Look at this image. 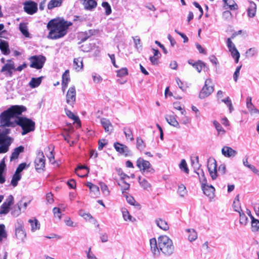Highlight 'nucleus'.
<instances>
[{"label": "nucleus", "instance_id": "nucleus-47", "mask_svg": "<svg viewBox=\"0 0 259 259\" xmlns=\"http://www.w3.org/2000/svg\"><path fill=\"white\" fill-rule=\"evenodd\" d=\"M134 42L135 44V48L139 50V49H142V45L141 43V40L139 36H136L134 37H133Z\"/></svg>", "mask_w": 259, "mask_h": 259}, {"label": "nucleus", "instance_id": "nucleus-53", "mask_svg": "<svg viewBox=\"0 0 259 259\" xmlns=\"http://www.w3.org/2000/svg\"><path fill=\"white\" fill-rule=\"evenodd\" d=\"M65 111L66 115L70 119H72L74 121H77L78 120V117L75 116L73 113L68 109L67 108H65Z\"/></svg>", "mask_w": 259, "mask_h": 259}, {"label": "nucleus", "instance_id": "nucleus-2", "mask_svg": "<svg viewBox=\"0 0 259 259\" xmlns=\"http://www.w3.org/2000/svg\"><path fill=\"white\" fill-rule=\"evenodd\" d=\"M151 251L155 256H158L161 251L165 255L172 254L175 247L172 240L166 235H161L156 240L153 238L150 240Z\"/></svg>", "mask_w": 259, "mask_h": 259}, {"label": "nucleus", "instance_id": "nucleus-31", "mask_svg": "<svg viewBox=\"0 0 259 259\" xmlns=\"http://www.w3.org/2000/svg\"><path fill=\"white\" fill-rule=\"evenodd\" d=\"M233 207L235 211L240 212L242 211L240 205L239 195H237L235 198L233 203Z\"/></svg>", "mask_w": 259, "mask_h": 259}, {"label": "nucleus", "instance_id": "nucleus-59", "mask_svg": "<svg viewBox=\"0 0 259 259\" xmlns=\"http://www.w3.org/2000/svg\"><path fill=\"white\" fill-rule=\"evenodd\" d=\"M92 77L93 78V81L95 83H99L102 81L101 76L97 73H93L92 74Z\"/></svg>", "mask_w": 259, "mask_h": 259}, {"label": "nucleus", "instance_id": "nucleus-55", "mask_svg": "<svg viewBox=\"0 0 259 259\" xmlns=\"http://www.w3.org/2000/svg\"><path fill=\"white\" fill-rule=\"evenodd\" d=\"M102 6L105 9V13L107 15H109L111 13V7L107 2H103Z\"/></svg>", "mask_w": 259, "mask_h": 259}, {"label": "nucleus", "instance_id": "nucleus-43", "mask_svg": "<svg viewBox=\"0 0 259 259\" xmlns=\"http://www.w3.org/2000/svg\"><path fill=\"white\" fill-rule=\"evenodd\" d=\"M21 175L15 172L11 180V184L14 187H16L18 184V182L21 179Z\"/></svg>", "mask_w": 259, "mask_h": 259}, {"label": "nucleus", "instance_id": "nucleus-27", "mask_svg": "<svg viewBox=\"0 0 259 259\" xmlns=\"http://www.w3.org/2000/svg\"><path fill=\"white\" fill-rule=\"evenodd\" d=\"M42 77H39L37 78L33 77L30 81L29 84L31 88H35L38 87L42 81Z\"/></svg>", "mask_w": 259, "mask_h": 259}, {"label": "nucleus", "instance_id": "nucleus-50", "mask_svg": "<svg viewBox=\"0 0 259 259\" xmlns=\"http://www.w3.org/2000/svg\"><path fill=\"white\" fill-rule=\"evenodd\" d=\"M137 147L140 150H143L145 147L143 140L141 138L137 139Z\"/></svg>", "mask_w": 259, "mask_h": 259}, {"label": "nucleus", "instance_id": "nucleus-12", "mask_svg": "<svg viewBox=\"0 0 259 259\" xmlns=\"http://www.w3.org/2000/svg\"><path fill=\"white\" fill-rule=\"evenodd\" d=\"M217 162L214 159H209L207 162V168L210 176L213 180L217 177Z\"/></svg>", "mask_w": 259, "mask_h": 259}, {"label": "nucleus", "instance_id": "nucleus-1", "mask_svg": "<svg viewBox=\"0 0 259 259\" xmlns=\"http://www.w3.org/2000/svg\"><path fill=\"white\" fill-rule=\"evenodd\" d=\"M23 106L14 105L0 115V153H6L13 139L8 135L10 133L9 127L15 126L17 124L20 125L22 131V135L34 131L35 122L26 117H19V115L26 110Z\"/></svg>", "mask_w": 259, "mask_h": 259}, {"label": "nucleus", "instance_id": "nucleus-4", "mask_svg": "<svg viewBox=\"0 0 259 259\" xmlns=\"http://www.w3.org/2000/svg\"><path fill=\"white\" fill-rule=\"evenodd\" d=\"M2 63L4 64L3 66L2 67L1 72L4 73L7 76L11 77L15 69V66L14 61L12 60H8L6 61L5 59L2 58L1 60Z\"/></svg>", "mask_w": 259, "mask_h": 259}, {"label": "nucleus", "instance_id": "nucleus-7", "mask_svg": "<svg viewBox=\"0 0 259 259\" xmlns=\"http://www.w3.org/2000/svg\"><path fill=\"white\" fill-rule=\"evenodd\" d=\"M29 61L30 67L39 69L42 68L46 61V58L42 55L33 56L30 57Z\"/></svg>", "mask_w": 259, "mask_h": 259}, {"label": "nucleus", "instance_id": "nucleus-35", "mask_svg": "<svg viewBox=\"0 0 259 259\" xmlns=\"http://www.w3.org/2000/svg\"><path fill=\"white\" fill-rule=\"evenodd\" d=\"M23 150L24 147L23 146H21L16 148L11 155V160L17 159L18 157L19 154L22 152Z\"/></svg>", "mask_w": 259, "mask_h": 259}, {"label": "nucleus", "instance_id": "nucleus-56", "mask_svg": "<svg viewBox=\"0 0 259 259\" xmlns=\"http://www.w3.org/2000/svg\"><path fill=\"white\" fill-rule=\"evenodd\" d=\"M88 259H98L95 254L92 251L91 247H89L88 250L85 251Z\"/></svg>", "mask_w": 259, "mask_h": 259}, {"label": "nucleus", "instance_id": "nucleus-25", "mask_svg": "<svg viewBox=\"0 0 259 259\" xmlns=\"http://www.w3.org/2000/svg\"><path fill=\"white\" fill-rule=\"evenodd\" d=\"M256 11V5L254 2H250L249 7L247 9L248 17L252 18L255 16Z\"/></svg>", "mask_w": 259, "mask_h": 259}, {"label": "nucleus", "instance_id": "nucleus-10", "mask_svg": "<svg viewBox=\"0 0 259 259\" xmlns=\"http://www.w3.org/2000/svg\"><path fill=\"white\" fill-rule=\"evenodd\" d=\"M14 203V197L12 195H9L5 201L2 204L0 207V214H6L10 210V206Z\"/></svg>", "mask_w": 259, "mask_h": 259}, {"label": "nucleus", "instance_id": "nucleus-17", "mask_svg": "<svg viewBox=\"0 0 259 259\" xmlns=\"http://www.w3.org/2000/svg\"><path fill=\"white\" fill-rule=\"evenodd\" d=\"M101 123L104 127L105 131L107 133H110L113 130V126L109 120L106 118H101Z\"/></svg>", "mask_w": 259, "mask_h": 259}, {"label": "nucleus", "instance_id": "nucleus-57", "mask_svg": "<svg viewBox=\"0 0 259 259\" xmlns=\"http://www.w3.org/2000/svg\"><path fill=\"white\" fill-rule=\"evenodd\" d=\"M221 101L222 102L225 103V104L229 107L230 111L231 112L232 110H233V106L230 98L229 97H227L226 98H225V99H222Z\"/></svg>", "mask_w": 259, "mask_h": 259}, {"label": "nucleus", "instance_id": "nucleus-29", "mask_svg": "<svg viewBox=\"0 0 259 259\" xmlns=\"http://www.w3.org/2000/svg\"><path fill=\"white\" fill-rule=\"evenodd\" d=\"M19 30L26 37H29V33L26 23H20L19 24Z\"/></svg>", "mask_w": 259, "mask_h": 259}, {"label": "nucleus", "instance_id": "nucleus-9", "mask_svg": "<svg viewBox=\"0 0 259 259\" xmlns=\"http://www.w3.org/2000/svg\"><path fill=\"white\" fill-rule=\"evenodd\" d=\"M76 90L74 87H70L66 95V103L68 106L73 107L76 100Z\"/></svg>", "mask_w": 259, "mask_h": 259}, {"label": "nucleus", "instance_id": "nucleus-32", "mask_svg": "<svg viewBox=\"0 0 259 259\" xmlns=\"http://www.w3.org/2000/svg\"><path fill=\"white\" fill-rule=\"evenodd\" d=\"M243 165L249 168L253 173L255 174H258V170L256 169V168L253 165L249 164L247 158H244L242 160Z\"/></svg>", "mask_w": 259, "mask_h": 259}, {"label": "nucleus", "instance_id": "nucleus-48", "mask_svg": "<svg viewBox=\"0 0 259 259\" xmlns=\"http://www.w3.org/2000/svg\"><path fill=\"white\" fill-rule=\"evenodd\" d=\"M79 215L80 217H82L86 221H90V220L93 219V217L91 215V214L89 213H86L82 210H80L79 211Z\"/></svg>", "mask_w": 259, "mask_h": 259}, {"label": "nucleus", "instance_id": "nucleus-28", "mask_svg": "<svg viewBox=\"0 0 259 259\" xmlns=\"http://www.w3.org/2000/svg\"><path fill=\"white\" fill-rule=\"evenodd\" d=\"M118 185L120 187L122 193H124L126 191L130 189V185L126 183L124 180H119L117 181Z\"/></svg>", "mask_w": 259, "mask_h": 259}, {"label": "nucleus", "instance_id": "nucleus-18", "mask_svg": "<svg viewBox=\"0 0 259 259\" xmlns=\"http://www.w3.org/2000/svg\"><path fill=\"white\" fill-rule=\"evenodd\" d=\"M75 172L78 177H86L89 172V168L85 166H79L75 169Z\"/></svg>", "mask_w": 259, "mask_h": 259}, {"label": "nucleus", "instance_id": "nucleus-5", "mask_svg": "<svg viewBox=\"0 0 259 259\" xmlns=\"http://www.w3.org/2000/svg\"><path fill=\"white\" fill-rule=\"evenodd\" d=\"M214 91V86L212 83V80L211 78L206 79L204 85L202 88L200 93L199 98L204 99L208 97Z\"/></svg>", "mask_w": 259, "mask_h": 259}, {"label": "nucleus", "instance_id": "nucleus-11", "mask_svg": "<svg viewBox=\"0 0 259 259\" xmlns=\"http://www.w3.org/2000/svg\"><path fill=\"white\" fill-rule=\"evenodd\" d=\"M24 10L28 14L32 15L37 10V5L32 1H27L24 3Z\"/></svg>", "mask_w": 259, "mask_h": 259}, {"label": "nucleus", "instance_id": "nucleus-14", "mask_svg": "<svg viewBox=\"0 0 259 259\" xmlns=\"http://www.w3.org/2000/svg\"><path fill=\"white\" fill-rule=\"evenodd\" d=\"M222 153L223 155L227 157H235L237 154L236 150L228 146H225L222 148Z\"/></svg>", "mask_w": 259, "mask_h": 259}, {"label": "nucleus", "instance_id": "nucleus-38", "mask_svg": "<svg viewBox=\"0 0 259 259\" xmlns=\"http://www.w3.org/2000/svg\"><path fill=\"white\" fill-rule=\"evenodd\" d=\"M197 174L200 182L201 184V187L206 184V179L204 176V174L202 169H198V171L196 172Z\"/></svg>", "mask_w": 259, "mask_h": 259}, {"label": "nucleus", "instance_id": "nucleus-39", "mask_svg": "<svg viewBox=\"0 0 259 259\" xmlns=\"http://www.w3.org/2000/svg\"><path fill=\"white\" fill-rule=\"evenodd\" d=\"M213 124L217 131L218 135H223L226 133V131L222 127L221 125L218 121L214 120L213 121Z\"/></svg>", "mask_w": 259, "mask_h": 259}, {"label": "nucleus", "instance_id": "nucleus-54", "mask_svg": "<svg viewBox=\"0 0 259 259\" xmlns=\"http://www.w3.org/2000/svg\"><path fill=\"white\" fill-rule=\"evenodd\" d=\"M65 224L69 227H76L77 226V224L73 222L70 218H66L64 220Z\"/></svg>", "mask_w": 259, "mask_h": 259}, {"label": "nucleus", "instance_id": "nucleus-21", "mask_svg": "<svg viewBox=\"0 0 259 259\" xmlns=\"http://www.w3.org/2000/svg\"><path fill=\"white\" fill-rule=\"evenodd\" d=\"M15 235L16 237L21 240L23 241L26 237V233L23 229L22 226L20 225L15 229Z\"/></svg>", "mask_w": 259, "mask_h": 259}, {"label": "nucleus", "instance_id": "nucleus-58", "mask_svg": "<svg viewBox=\"0 0 259 259\" xmlns=\"http://www.w3.org/2000/svg\"><path fill=\"white\" fill-rule=\"evenodd\" d=\"M100 185L101 190L103 192V193L105 195H109V194L110 193V191L108 189L107 186L103 183H101L100 184Z\"/></svg>", "mask_w": 259, "mask_h": 259}, {"label": "nucleus", "instance_id": "nucleus-37", "mask_svg": "<svg viewBox=\"0 0 259 259\" xmlns=\"http://www.w3.org/2000/svg\"><path fill=\"white\" fill-rule=\"evenodd\" d=\"M7 238V232L6 230L5 226L4 224H0V242Z\"/></svg>", "mask_w": 259, "mask_h": 259}, {"label": "nucleus", "instance_id": "nucleus-22", "mask_svg": "<svg viewBox=\"0 0 259 259\" xmlns=\"http://www.w3.org/2000/svg\"><path fill=\"white\" fill-rule=\"evenodd\" d=\"M155 223L159 228L164 231H167L169 229V226L167 222L162 219L158 218L156 219Z\"/></svg>", "mask_w": 259, "mask_h": 259}, {"label": "nucleus", "instance_id": "nucleus-23", "mask_svg": "<svg viewBox=\"0 0 259 259\" xmlns=\"http://www.w3.org/2000/svg\"><path fill=\"white\" fill-rule=\"evenodd\" d=\"M122 217L123 220L126 222H134L136 219L133 218L129 213L128 211L125 208H123L121 209Z\"/></svg>", "mask_w": 259, "mask_h": 259}, {"label": "nucleus", "instance_id": "nucleus-26", "mask_svg": "<svg viewBox=\"0 0 259 259\" xmlns=\"http://www.w3.org/2000/svg\"><path fill=\"white\" fill-rule=\"evenodd\" d=\"M186 232L189 233L188 239L190 242L195 241L197 238V234L193 229H187Z\"/></svg>", "mask_w": 259, "mask_h": 259}, {"label": "nucleus", "instance_id": "nucleus-6", "mask_svg": "<svg viewBox=\"0 0 259 259\" xmlns=\"http://www.w3.org/2000/svg\"><path fill=\"white\" fill-rule=\"evenodd\" d=\"M137 166L142 172H149L152 174L155 171L150 163L143 158L140 157L136 161Z\"/></svg>", "mask_w": 259, "mask_h": 259}, {"label": "nucleus", "instance_id": "nucleus-52", "mask_svg": "<svg viewBox=\"0 0 259 259\" xmlns=\"http://www.w3.org/2000/svg\"><path fill=\"white\" fill-rule=\"evenodd\" d=\"M174 108L176 109L181 111V113L182 115L186 114L185 110L181 106V105L179 102H175L173 104Z\"/></svg>", "mask_w": 259, "mask_h": 259}, {"label": "nucleus", "instance_id": "nucleus-42", "mask_svg": "<svg viewBox=\"0 0 259 259\" xmlns=\"http://www.w3.org/2000/svg\"><path fill=\"white\" fill-rule=\"evenodd\" d=\"M239 213L240 216V224L244 226L246 225L248 222V218L246 217V216L242 211L239 212Z\"/></svg>", "mask_w": 259, "mask_h": 259}, {"label": "nucleus", "instance_id": "nucleus-13", "mask_svg": "<svg viewBox=\"0 0 259 259\" xmlns=\"http://www.w3.org/2000/svg\"><path fill=\"white\" fill-rule=\"evenodd\" d=\"M204 194L211 200L214 197V188L211 185H205L201 187Z\"/></svg>", "mask_w": 259, "mask_h": 259}, {"label": "nucleus", "instance_id": "nucleus-64", "mask_svg": "<svg viewBox=\"0 0 259 259\" xmlns=\"http://www.w3.org/2000/svg\"><path fill=\"white\" fill-rule=\"evenodd\" d=\"M257 53V50L254 48H250L246 52V54L248 57H252L254 56Z\"/></svg>", "mask_w": 259, "mask_h": 259}, {"label": "nucleus", "instance_id": "nucleus-40", "mask_svg": "<svg viewBox=\"0 0 259 259\" xmlns=\"http://www.w3.org/2000/svg\"><path fill=\"white\" fill-rule=\"evenodd\" d=\"M29 223L30 224L32 231L34 232L39 229L40 225L36 219L29 220Z\"/></svg>", "mask_w": 259, "mask_h": 259}, {"label": "nucleus", "instance_id": "nucleus-8", "mask_svg": "<svg viewBox=\"0 0 259 259\" xmlns=\"http://www.w3.org/2000/svg\"><path fill=\"white\" fill-rule=\"evenodd\" d=\"M34 163L35 169L37 172H40L44 171L45 167V158L43 152H38Z\"/></svg>", "mask_w": 259, "mask_h": 259}, {"label": "nucleus", "instance_id": "nucleus-20", "mask_svg": "<svg viewBox=\"0 0 259 259\" xmlns=\"http://www.w3.org/2000/svg\"><path fill=\"white\" fill-rule=\"evenodd\" d=\"M165 119L166 121L171 126L177 128H180V124L179 122L177 120L176 117L172 115H165Z\"/></svg>", "mask_w": 259, "mask_h": 259}, {"label": "nucleus", "instance_id": "nucleus-63", "mask_svg": "<svg viewBox=\"0 0 259 259\" xmlns=\"http://www.w3.org/2000/svg\"><path fill=\"white\" fill-rule=\"evenodd\" d=\"M227 47L229 49V51H231L234 49H236V48L234 44V43L232 41L230 38H228L227 40Z\"/></svg>", "mask_w": 259, "mask_h": 259}, {"label": "nucleus", "instance_id": "nucleus-41", "mask_svg": "<svg viewBox=\"0 0 259 259\" xmlns=\"http://www.w3.org/2000/svg\"><path fill=\"white\" fill-rule=\"evenodd\" d=\"M246 106L251 114H259V110L255 108L251 102H247Z\"/></svg>", "mask_w": 259, "mask_h": 259}, {"label": "nucleus", "instance_id": "nucleus-16", "mask_svg": "<svg viewBox=\"0 0 259 259\" xmlns=\"http://www.w3.org/2000/svg\"><path fill=\"white\" fill-rule=\"evenodd\" d=\"M69 72L66 70L62 75V89L63 92L65 91L69 82L70 81Z\"/></svg>", "mask_w": 259, "mask_h": 259}, {"label": "nucleus", "instance_id": "nucleus-44", "mask_svg": "<svg viewBox=\"0 0 259 259\" xmlns=\"http://www.w3.org/2000/svg\"><path fill=\"white\" fill-rule=\"evenodd\" d=\"M251 229L253 232H256L259 229V221L254 218L251 220Z\"/></svg>", "mask_w": 259, "mask_h": 259}, {"label": "nucleus", "instance_id": "nucleus-34", "mask_svg": "<svg viewBox=\"0 0 259 259\" xmlns=\"http://www.w3.org/2000/svg\"><path fill=\"white\" fill-rule=\"evenodd\" d=\"M177 192L179 196L184 198L187 194V191L185 186L183 184H180L178 186Z\"/></svg>", "mask_w": 259, "mask_h": 259}, {"label": "nucleus", "instance_id": "nucleus-33", "mask_svg": "<svg viewBox=\"0 0 259 259\" xmlns=\"http://www.w3.org/2000/svg\"><path fill=\"white\" fill-rule=\"evenodd\" d=\"M63 0H51L48 4V8L49 10L53 9L54 8L61 6Z\"/></svg>", "mask_w": 259, "mask_h": 259}, {"label": "nucleus", "instance_id": "nucleus-36", "mask_svg": "<svg viewBox=\"0 0 259 259\" xmlns=\"http://www.w3.org/2000/svg\"><path fill=\"white\" fill-rule=\"evenodd\" d=\"M223 2L231 10H235L238 9L237 4L233 0H223Z\"/></svg>", "mask_w": 259, "mask_h": 259}, {"label": "nucleus", "instance_id": "nucleus-61", "mask_svg": "<svg viewBox=\"0 0 259 259\" xmlns=\"http://www.w3.org/2000/svg\"><path fill=\"white\" fill-rule=\"evenodd\" d=\"M124 133L125 137L127 139H130L131 141H132L134 140L133 134H132V131L130 129L125 128L124 130Z\"/></svg>", "mask_w": 259, "mask_h": 259}, {"label": "nucleus", "instance_id": "nucleus-46", "mask_svg": "<svg viewBox=\"0 0 259 259\" xmlns=\"http://www.w3.org/2000/svg\"><path fill=\"white\" fill-rule=\"evenodd\" d=\"M180 168L184 171L185 172L188 174L189 173V169L187 167V164L186 161L185 159H182L181 161V163L179 165Z\"/></svg>", "mask_w": 259, "mask_h": 259}, {"label": "nucleus", "instance_id": "nucleus-30", "mask_svg": "<svg viewBox=\"0 0 259 259\" xmlns=\"http://www.w3.org/2000/svg\"><path fill=\"white\" fill-rule=\"evenodd\" d=\"M139 183L140 186L145 190H148L151 188V184L144 178L141 177L138 178Z\"/></svg>", "mask_w": 259, "mask_h": 259}, {"label": "nucleus", "instance_id": "nucleus-24", "mask_svg": "<svg viewBox=\"0 0 259 259\" xmlns=\"http://www.w3.org/2000/svg\"><path fill=\"white\" fill-rule=\"evenodd\" d=\"M114 148L116 150L120 153L127 154L128 152V148L124 145L120 144L119 143H114Z\"/></svg>", "mask_w": 259, "mask_h": 259}, {"label": "nucleus", "instance_id": "nucleus-49", "mask_svg": "<svg viewBox=\"0 0 259 259\" xmlns=\"http://www.w3.org/2000/svg\"><path fill=\"white\" fill-rule=\"evenodd\" d=\"M231 53L232 57L235 60V62L237 63L240 58V53L237 50V49L230 51Z\"/></svg>", "mask_w": 259, "mask_h": 259}, {"label": "nucleus", "instance_id": "nucleus-60", "mask_svg": "<svg viewBox=\"0 0 259 259\" xmlns=\"http://www.w3.org/2000/svg\"><path fill=\"white\" fill-rule=\"evenodd\" d=\"M128 73L127 69L126 68H123L117 71V75L118 77H123L126 75Z\"/></svg>", "mask_w": 259, "mask_h": 259}, {"label": "nucleus", "instance_id": "nucleus-62", "mask_svg": "<svg viewBox=\"0 0 259 259\" xmlns=\"http://www.w3.org/2000/svg\"><path fill=\"white\" fill-rule=\"evenodd\" d=\"M223 18L225 20H230L232 19V13L229 11H224L222 14Z\"/></svg>", "mask_w": 259, "mask_h": 259}, {"label": "nucleus", "instance_id": "nucleus-3", "mask_svg": "<svg viewBox=\"0 0 259 259\" xmlns=\"http://www.w3.org/2000/svg\"><path fill=\"white\" fill-rule=\"evenodd\" d=\"M71 25V22L64 20H51L47 24V28L49 30L48 38L57 39L63 37Z\"/></svg>", "mask_w": 259, "mask_h": 259}, {"label": "nucleus", "instance_id": "nucleus-51", "mask_svg": "<svg viewBox=\"0 0 259 259\" xmlns=\"http://www.w3.org/2000/svg\"><path fill=\"white\" fill-rule=\"evenodd\" d=\"M17 207L16 206H14L12 211V214L15 217H18L21 213V208L19 204H17Z\"/></svg>", "mask_w": 259, "mask_h": 259}, {"label": "nucleus", "instance_id": "nucleus-45", "mask_svg": "<svg viewBox=\"0 0 259 259\" xmlns=\"http://www.w3.org/2000/svg\"><path fill=\"white\" fill-rule=\"evenodd\" d=\"M193 66L196 69V70L198 72H200L203 67L205 66V64L203 62L199 61L196 63H194L193 64Z\"/></svg>", "mask_w": 259, "mask_h": 259}, {"label": "nucleus", "instance_id": "nucleus-19", "mask_svg": "<svg viewBox=\"0 0 259 259\" xmlns=\"http://www.w3.org/2000/svg\"><path fill=\"white\" fill-rule=\"evenodd\" d=\"M0 50L2 53L4 55H8L10 53L9 46L8 42L0 38Z\"/></svg>", "mask_w": 259, "mask_h": 259}, {"label": "nucleus", "instance_id": "nucleus-15", "mask_svg": "<svg viewBox=\"0 0 259 259\" xmlns=\"http://www.w3.org/2000/svg\"><path fill=\"white\" fill-rule=\"evenodd\" d=\"M73 67L76 71L79 72L82 70L83 68L82 58L78 57L74 58L73 60Z\"/></svg>", "mask_w": 259, "mask_h": 259}]
</instances>
